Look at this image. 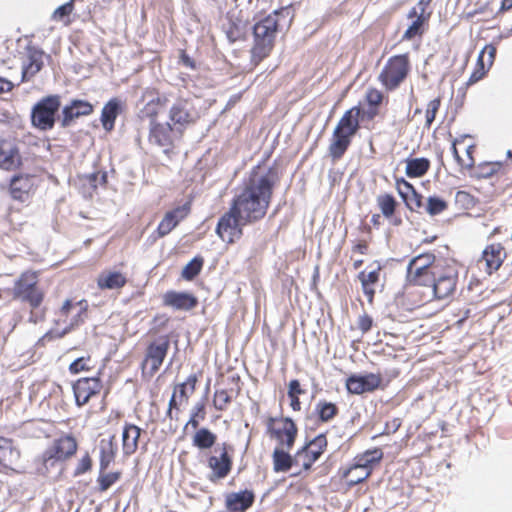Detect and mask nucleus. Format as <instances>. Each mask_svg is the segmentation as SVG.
I'll return each mask as SVG.
<instances>
[{"label":"nucleus","mask_w":512,"mask_h":512,"mask_svg":"<svg viewBox=\"0 0 512 512\" xmlns=\"http://www.w3.org/2000/svg\"><path fill=\"white\" fill-rule=\"evenodd\" d=\"M277 181L273 169L253 168L242 188L233 199V211L250 223L262 219L269 207L272 190Z\"/></svg>","instance_id":"f257e3e1"},{"label":"nucleus","mask_w":512,"mask_h":512,"mask_svg":"<svg viewBox=\"0 0 512 512\" xmlns=\"http://www.w3.org/2000/svg\"><path fill=\"white\" fill-rule=\"evenodd\" d=\"M360 113L358 107L351 108L345 112L334 128L328 149L333 161L339 160L350 146L352 137L359 129Z\"/></svg>","instance_id":"f03ea898"},{"label":"nucleus","mask_w":512,"mask_h":512,"mask_svg":"<svg viewBox=\"0 0 512 512\" xmlns=\"http://www.w3.org/2000/svg\"><path fill=\"white\" fill-rule=\"evenodd\" d=\"M278 28V13L270 14L254 25L252 61L258 64L271 52Z\"/></svg>","instance_id":"7ed1b4c3"},{"label":"nucleus","mask_w":512,"mask_h":512,"mask_svg":"<svg viewBox=\"0 0 512 512\" xmlns=\"http://www.w3.org/2000/svg\"><path fill=\"white\" fill-rule=\"evenodd\" d=\"M77 450L76 439L71 435H65L53 442L40 457L41 466L37 468L40 474H46L50 467L58 461L65 460L75 454Z\"/></svg>","instance_id":"20e7f679"},{"label":"nucleus","mask_w":512,"mask_h":512,"mask_svg":"<svg viewBox=\"0 0 512 512\" xmlns=\"http://www.w3.org/2000/svg\"><path fill=\"white\" fill-rule=\"evenodd\" d=\"M36 272L26 271L15 281L12 293L13 298L27 302L32 308H37L43 301L44 293L38 287Z\"/></svg>","instance_id":"39448f33"},{"label":"nucleus","mask_w":512,"mask_h":512,"mask_svg":"<svg viewBox=\"0 0 512 512\" xmlns=\"http://www.w3.org/2000/svg\"><path fill=\"white\" fill-rule=\"evenodd\" d=\"M409 69L408 56L396 55L387 61L378 79L387 90H395L405 80Z\"/></svg>","instance_id":"423d86ee"},{"label":"nucleus","mask_w":512,"mask_h":512,"mask_svg":"<svg viewBox=\"0 0 512 512\" xmlns=\"http://www.w3.org/2000/svg\"><path fill=\"white\" fill-rule=\"evenodd\" d=\"M61 105L58 95H50L37 102L31 113L32 124L40 130L47 131L54 127L55 114Z\"/></svg>","instance_id":"0eeeda50"},{"label":"nucleus","mask_w":512,"mask_h":512,"mask_svg":"<svg viewBox=\"0 0 512 512\" xmlns=\"http://www.w3.org/2000/svg\"><path fill=\"white\" fill-rule=\"evenodd\" d=\"M169 347L170 340L168 336H161L148 345L145 358L141 364L143 375L151 378L156 374L167 355Z\"/></svg>","instance_id":"6e6552de"},{"label":"nucleus","mask_w":512,"mask_h":512,"mask_svg":"<svg viewBox=\"0 0 512 512\" xmlns=\"http://www.w3.org/2000/svg\"><path fill=\"white\" fill-rule=\"evenodd\" d=\"M249 223V221L241 219L231 206L230 210L219 219L216 232L223 241L233 243L241 237L242 227Z\"/></svg>","instance_id":"1a4fd4ad"},{"label":"nucleus","mask_w":512,"mask_h":512,"mask_svg":"<svg viewBox=\"0 0 512 512\" xmlns=\"http://www.w3.org/2000/svg\"><path fill=\"white\" fill-rule=\"evenodd\" d=\"M268 431L274 437L280 447L291 450L295 443L298 429L290 418L274 419L270 418L268 422Z\"/></svg>","instance_id":"9d476101"},{"label":"nucleus","mask_w":512,"mask_h":512,"mask_svg":"<svg viewBox=\"0 0 512 512\" xmlns=\"http://www.w3.org/2000/svg\"><path fill=\"white\" fill-rule=\"evenodd\" d=\"M326 446V437L323 434L318 435L294 455L295 466H300L303 470L308 471L322 455Z\"/></svg>","instance_id":"9b49d317"},{"label":"nucleus","mask_w":512,"mask_h":512,"mask_svg":"<svg viewBox=\"0 0 512 512\" xmlns=\"http://www.w3.org/2000/svg\"><path fill=\"white\" fill-rule=\"evenodd\" d=\"M152 103L147 104V113L152 116L150 120L149 142L158 147L163 148L165 153L168 152L173 143L172 127L169 123H157L153 116L156 114L151 107Z\"/></svg>","instance_id":"f8f14e48"},{"label":"nucleus","mask_w":512,"mask_h":512,"mask_svg":"<svg viewBox=\"0 0 512 512\" xmlns=\"http://www.w3.org/2000/svg\"><path fill=\"white\" fill-rule=\"evenodd\" d=\"M198 118L199 114L189 99L176 100L169 111V119L178 126L177 129L194 123Z\"/></svg>","instance_id":"ddd939ff"},{"label":"nucleus","mask_w":512,"mask_h":512,"mask_svg":"<svg viewBox=\"0 0 512 512\" xmlns=\"http://www.w3.org/2000/svg\"><path fill=\"white\" fill-rule=\"evenodd\" d=\"M456 282L457 275L453 269L440 268L429 297L437 300H445L449 298L455 291Z\"/></svg>","instance_id":"4468645a"},{"label":"nucleus","mask_w":512,"mask_h":512,"mask_svg":"<svg viewBox=\"0 0 512 512\" xmlns=\"http://www.w3.org/2000/svg\"><path fill=\"white\" fill-rule=\"evenodd\" d=\"M496 51L494 44L484 46L478 55L476 67L466 83L467 86L474 85L484 78L495 61Z\"/></svg>","instance_id":"2eb2a0df"},{"label":"nucleus","mask_w":512,"mask_h":512,"mask_svg":"<svg viewBox=\"0 0 512 512\" xmlns=\"http://www.w3.org/2000/svg\"><path fill=\"white\" fill-rule=\"evenodd\" d=\"M102 384L98 377L81 378L73 385L75 400L78 406L86 404L89 399L98 394Z\"/></svg>","instance_id":"dca6fc26"},{"label":"nucleus","mask_w":512,"mask_h":512,"mask_svg":"<svg viewBox=\"0 0 512 512\" xmlns=\"http://www.w3.org/2000/svg\"><path fill=\"white\" fill-rule=\"evenodd\" d=\"M381 384V376L377 374H366L363 376L353 375L346 381L347 390L352 394H363L372 392Z\"/></svg>","instance_id":"f3484780"},{"label":"nucleus","mask_w":512,"mask_h":512,"mask_svg":"<svg viewBox=\"0 0 512 512\" xmlns=\"http://www.w3.org/2000/svg\"><path fill=\"white\" fill-rule=\"evenodd\" d=\"M21 164L22 158L17 144L8 139L0 140V168L14 170Z\"/></svg>","instance_id":"a211bd4d"},{"label":"nucleus","mask_w":512,"mask_h":512,"mask_svg":"<svg viewBox=\"0 0 512 512\" xmlns=\"http://www.w3.org/2000/svg\"><path fill=\"white\" fill-rule=\"evenodd\" d=\"M189 211L190 207L188 203L168 211L157 227L158 236L164 237L168 235L179 224V222L187 217Z\"/></svg>","instance_id":"6ab92c4d"},{"label":"nucleus","mask_w":512,"mask_h":512,"mask_svg":"<svg viewBox=\"0 0 512 512\" xmlns=\"http://www.w3.org/2000/svg\"><path fill=\"white\" fill-rule=\"evenodd\" d=\"M44 52L36 47L27 46L26 57L22 65V78L30 80L43 67Z\"/></svg>","instance_id":"aec40b11"},{"label":"nucleus","mask_w":512,"mask_h":512,"mask_svg":"<svg viewBox=\"0 0 512 512\" xmlns=\"http://www.w3.org/2000/svg\"><path fill=\"white\" fill-rule=\"evenodd\" d=\"M163 303L175 310L189 311L198 304V299L188 292L168 291L163 296Z\"/></svg>","instance_id":"412c9836"},{"label":"nucleus","mask_w":512,"mask_h":512,"mask_svg":"<svg viewBox=\"0 0 512 512\" xmlns=\"http://www.w3.org/2000/svg\"><path fill=\"white\" fill-rule=\"evenodd\" d=\"M208 467L212 470V475L210 476L212 481L225 478L229 474L232 460L226 450V444H223L219 456L214 455L208 458Z\"/></svg>","instance_id":"4be33fe9"},{"label":"nucleus","mask_w":512,"mask_h":512,"mask_svg":"<svg viewBox=\"0 0 512 512\" xmlns=\"http://www.w3.org/2000/svg\"><path fill=\"white\" fill-rule=\"evenodd\" d=\"M383 457L381 449L367 450L363 454L355 458V465L352 467V471L361 470L363 476H360L355 480L356 483L366 479L371 474V466L378 463Z\"/></svg>","instance_id":"5701e85b"},{"label":"nucleus","mask_w":512,"mask_h":512,"mask_svg":"<svg viewBox=\"0 0 512 512\" xmlns=\"http://www.w3.org/2000/svg\"><path fill=\"white\" fill-rule=\"evenodd\" d=\"M34 177L29 175L14 176L10 183V194L13 199L25 202L33 190Z\"/></svg>","instance_id":"b1692460"},{"label":"nucleus","mask_w":512,"mask_h":512,"mask_svg":"<svg viewBox=\"0 0 512 512\" xmlns=\"http://www.w3.org/2000/svg\"><path fill=\"white\" fill-rule=\"evenodd\" d=\"M93 106L85 100H73L70 105L63 108L62 127H68L70 123L80 117L91 114Z\"/></svg>","instance_id":"393cba45"},{"label":"nucleus","mask_w":512,"mask_h":512,"mask_svg":"<svg viewBox=\"0 0 512 512\" xmlns=\"http://www.w3.org/2000/svg\"><path fill=\"white\" fill-rule=\"evenodd\" d=\"M482 258L486 263L488 273L491 274L501 267L506 258V252L500 243H492L484 249Z\"/></svg>","instance_id":"a878e982"},{"label":"nucleus","mask_w":512,"mask_h":512,"mask_svg":"<svg viewBox=\"0 0 512 512\" xmlns=\"http://www.w3.org/2000/svg\"><path fill=\"white\" fill-rule=\"evenodd\" d=\"M71 310H77V311L73 315L70 323L67 326H65V328L61 332L55 331V333L58 337L64 336L65 334L70 332L75 326H78L79 324L83 323V321H84L83 316L86 312V305L83 306L82 302L72 304V302L70 300H66L61 307V314L63 316H68V314Z\"/></svg>","instance_id":"bb28decb"},{"label":"nucleus","mask_w":512,"mask_h":512,"mask_svg":"<svg viewBox=\"0 0 512 512\" xmlns=\"http://www.w3.org/2000/svg\"><path fill=\"white\" fill-rule=\"evenodd\" d=\"M372 270L369 272L361 271L358 279L361 282L362 289L369 302H372L375 295V286L379 282L381 266L378 263L371 265Z\"/></svg>","instance_id":"cd10ccee"},{"label":"nucleus","mask_w":512,"mask_h":512,"mask_svg":"<svg viewBox=\"0 0 512 512\" xmlns=\"http://www.w3.org/2000/svg\"><path fill=\"white\" fill-rule=\"evenodd\" d=\"M254 501V494L244 490L238 493H231L226 498V506L230 511L243 512L248 509Z\"/></svg>","instance_id":"c85d7f7f"},{"label":"nucleus","mask_w":512,"mask_h":512,"mask_svg":"<svg viewBox=\"0 0 512 512\" xmlns=\"http://www.w3.org/2000/svg\"><path fill=\"white\" fill-rule=\"evenodd\" d=\"M20 458L19 450L14 447L11 439L0 437V464L4 467H10Z\"/></svg>","instance_id":"c756f323"},{"label":"nucleus","mask_w":512,"mask_h":512,"mask_svg":"<svg viewBox=\"0 0 512 512\" xmlns=\"http://www.w3.org/2000/svg\"><path fill=\"white\" fill-rule=\"evenodd\" d=\"M141 429L136 425H126L122 433L123 451L126 455L133 454L138 447Z\"/></svg>","instance_id":"7c9ffc66"},{"label":"nucleus","mask_w":512,"mask_h":512,"mask_svg":"<svg viewBox=\"0 0 512 512\" xmlns=\"http://www.w3.org/2000/svg\"><path fill=\"white\" fill-rule=\"evenodd\" d=\"M272 459L275 472H287L290 468L296 467L294 456L292 457L286 448L276 447Z\"/></svg>","instance_id":"2f4dec72"},{"label":"nucleus","mask_w":512,"mask_h":512,"mask_svg":"<svg viewBox=\"0 0 512 512\" xmlns=\"http://www.w3.org/2000/svg\"><path fill=\"white\" fill-rule=\"evenodd\" d=\"M435 256L432 253H424L414 257L408 264L407 274H415L423 271L432 270L438 265H433Z\"/></svg>","instance_id":"473e14b6"},{"label":"nucleus","mask_w":512,"mask_h":512,"mask_svg":"<svg viewBox=\"0 0 512 512\" xmlns=\"http://www.w3.org/2000/svg\"><path fill=\"white\" fill-rule=\"evenodd\" d=\"M126 278L120 272H102L97 278V285L100 289H118L125 285Z\"/></svg>","instance_id":"72a5a7b5"},{"label":"nucleus","mask_w":512,"mask_h":512,"mask_svg":"<svg viewBox=\"0 0 512 512\" xmlns=\"http://www.w3.org/2000/svg\"><path fill=\"white\" fill-rule=\"evenodd\" d=\"M119 101L111 99L102 109L101 123L106 131H111L114 128L115 120L119 113Z\"/></svg>","instance_id":"f704fd0d"},{"label":"nucleus","mask_w":512,"mask_h":512,"mask_svg":"<svg viewBox=\"0 0 512 512\" xmlns=\"http://www.w3.org/2000/svg\"><path fill=\"white\" fill-rule=\"evenodd\" d=\"M440 268L441 267H435L434 269L432 270H428V271H423V272H420V273H415V274H409L408 275V278L415 284V285H419V286H423V287H426L427 290H428V294L427 296L429 297L430 293H431V289L433 288L434 286V283H435V280H436V277L440 271Z\"/></svg>","instance_id":"c9c22d12"},{"label":"nucleus","mask_w":512,"mask_h":512,"mask_svg":"<svg viewBox=\"0 0 512 512\" xmlns=\"http://www.w3.org/2000/svg\"><path fill=\"white\" fill-rule=\"evenodd\" d=\"M115 457V447L113 445V437L109 440H101L100 442V472H105Z\"/></svg>","instance_id":"e433bc0d"},{"label":"nucleus","mask_w":512,"mask_h":512,"mask_svg":"<svg viewBox=\"0 0 512 512\" xmlns=\"http://www.w3.org/2000/svg\"><path fill=\"white\" fill-rule=\"evenodd\" d=\"M217 440V436L207 428H200L193 436V445L201 450L210 449Z\"/></svg>","instance_id":"4c0bfd02"},{"label":"nucleus","mask_w":512,"mask_h":512,"mask_svg":"<svg viewBox=\"0 0 512 512\" xmlns=\"http://www.w3.org/2000/svg\"><path fill=\"white\" fill-rule=\"evenodd\" d=\"M430 162L426 158H414L407 160L406 175L410 178L423 176L429 169Z\"/></svg>","instance_id":"58836bf2"},{"label":"nucleus","mask_w":512,"mask_h":512,"mask_svg":"<svg viewBox=\"0 0 512 512\" xmlns=\"http://www.w3.org/2000/svg\"><path fill=\"white\" fill-rule=\"evenodd\" d=\"M315 411L322 422H328L336 416L338 408L331 402L319 401L316 404Z\"/></svg>","instance_id":"ea45409f"},{"label":"nucleus","mask_w":512,"mask_h":512,"mask_svg":"<svg viewBox=\"0 0 512 512\" xmlns=\"http://www.w3.org/2000/svg\"><path fill=\"white\" fill-rule=\"evenodd\" d=\"M197 382L196 375H190L184 383L175 387L174 393L179 394L181 400L188 401L189 396L194 392Z\"/></svg>","instance_id":"a19ab883"},{"label":"nucleus","mask_w":512,"mask_h":512,"mask_svg":"<svg viewBox=\"0 0 512 512\" xmlns=\"http://www.w3.org/2000/svg\"><path fill=\"white\" fill-rule=\"evenodd\" d=\"M377 203L385 217L389 218L394 214L396 201L393 196L389 194L379 195L377 197Z\"/></svg>","instance_id":"79ce46f5"},{"label":"nucleus","mask_w":512,"mask_h":512,"mask_svg":"<svg viewBox=\"0 0 512 512\" xmlns=\"http://www.w3.org/2000/svg\"><path fill=\"white\" fill-rule=\"evenodd\" d=\"M121 477V472L104 473L99 472L97 483L99 484V491H107L114 483H116Z\"/></svg>","instance_id":"37998d69"},{"label":"nucleus","mask_w":512,"mask_h":512,"mask_svg":"<svg viewBox=\"0 0 512 512\" xmlns=\"http://www.w3.org/2000/svg\"><path fill=\"white\" fill-rule=\"evenodd\" d=\"M203 265V259L195 257L193 258L182 270V277L186 280H192L196 275L199 274Z\"/></svg>","instance_id":"c03bdc74"},{"label":"nucleus","mask_w":512,"mask_h":512,"mask_svg":"<svg viewBox=\"0 0 512 512\" xmlns=\"http://www.w3.org/2000/svg\"><path fill=\"white\" fill-rule=\"evenodd\" d=\"M94 368V363L90 356L87 357H80L74 360L70 366L69 371L72 374H78L82 371H88L90 369Z\"/></svg>","instance_id":"a18cd8bd"},{"label":"nucleus","mask_w":512,"mask_h":512,"mask_svg":"<svg viewBox=\"0 0 512 512\" xmlns=\"http://www.w3.org/2000/svg\"><path fill=\"white\" fill-rule=\"evenodd\" d=\"M205 405L203 402L197 403L191 412V417L189 421L186 423L185 428L188 426H191L193 429L198 428L199 426V420H203L205 418Z\"/></svg>","instance_id":"49530a36"},{"label":"nucleus","mask_w":512,"mask_h":512,"mask_svg":"<svg viewBox=\"0 0 512 512\" xmlns=\"http://www.w3.org/2000/svg\"><path fill=\"white\" fill-rule=\"evenodd\" d=\"M397 190L400 196L403 198L407 206H412V203L409 202L410 196L415 198V189L414 187L405 181L404 179L397 180Z\"/></svg>","instance_id":"de8ad7c7"},{"label":"nucleus","mask_w":512,"mask_h":512,"mask_svg":"<svg viewBox=\"0 0 512 512\" xmlns=\"http://www.w3.org/2000/svg\"><path fill=\"white\" fill-rule=\"evenodd\" d=\"M498 169V163H482L474 169L473 175L478 178H488L492 176Z\"/></svg>","instance_id":"09e8293b"},{"label":"nucleus","mask_w":512,"mask_h":512,"mask_svg":"<svg viewBox=\"0 0 512 512\" xmlns=\"http://www.w3.org/2000/svg\"><path fill=\"white\" fill-rule=\"evenodd\" d=\"M447 208V203L438 197H429L426 210L430 215H437Z\"/></svg>","instance_id":"8fccbe9b"},{"label":"nucleus","mask_w":512,"mask_h":512,"mask_svg":"<svg viewBox=\"0 0 512 512\" xmlns=\"http://www.w3.org/2000/svg\"><path fill=\"white\" fill-rule=\"evenodd\" d=\"M74 1L70 0L67 3L59 6L52 14V19L55 21H62L68 17L74 9Z\"/></svg>","instance_id":"3c124183"},{"label":"nucleus","mask_w":512,"mask_h":512,"mask_svg":"<svg viewBox=\"0 0 512 512\" xmlns=\"http://www.w3.org/2000/svg\"><path fill=\"white\" fill-rule=\"evenodd\" d=\"M231 401V398L226 390H217L214 394L213 405L214 407L222 411L226 408L227 404Z\"/></svg>","instance_id":"603ef678"},{"label":"nucleus","mask_w":512,"mask_h":512,"mask_svg":"<svg viewBox=\"0 0 512 512\" xmlns=\"http://www.w3.org/2000/svg\"><path fill=\"white\" fill-rule=\"evenodd\" d=\"M440 103H441L440 98H436V99L431 100L427 104L426 115H425L427 127H430L431 124L433 123V121L435 120L436 114L440 107Z\"/></svg>","instance_id":"864d4df0"},{"label":"nucleus","mask_w":512,"mask_h":512,"mask_svg":"<svg viewBox=\"0 0 512 512\" xmlns=\"http://www.w3.org/2000/svg\"><path fill=\"white\" fill-rule=\"evenodd\" d=\"M423 24L422 15L418 16L416 20L412 22V24L407 28L403 35V39L410 40L414 38L416 35L420 34V29Z\"/></svg>","instance_id":"5fc2aeb1"},{"label":"nucleus","mask_w":512,"mask_h":512,"mask_svg":"<svg viewBox=\"0 0 512 512\" xmlns=\"http://www.w3.org/2000/svg\"><path fill=\"white\" fill-rule=\"evenodd\" d=\"M92 467V460L88 454L84 455L80 460L79 463L74 471L75 476L82 475L89 471Z\"/></svg>","instance_id":"6e6d98bb"},{"label":"nucleus","mask_w":512,"mask_h":512,"mask_svg":"<svg viewBox=\"0 0 512 512\" xmlns=\"http://www.w3.org/2000/svg\"><path fill=\"white\" fill-rule=\"evenodd\" d=\"M366 99L369 105L378 106L382 102L383 95L377 89H369L366 94Z\"/></svg>","instance_id":"4d7b16f0"},{"label":"nucleus","mask_w":512,"mask_h":512,"mask_svg":"<svg viewBox=\"0 0 512 512\" xmlns=\"http://www.w3.org/2000/svg\"><path fill=\"white\" fill-rule=\"evenodd\" d=\"M358 326L363 333L369 331L372 327V318L367 314L361 315L358 319Z\"/></svg>","instance_id":"13d9d810"},{"label":"nucleus","mask_w":512,"mask_h":512,"mask_svg":"<svg viewBox=\"0 0 512 512\" xmlns=\"http://www.w3.org/2000/svg\"><path fill=\"white\" fill-rule=\"evenodd\" d=\"M303 393H304V391L301 389L300 383L298 380L294 379L289 382V386H288V396L289 397L299 396Z\"/></svg>","instance_id":"bf43d9fd"},{"label":"nucleus","mask_w":512,"mask_h":512,"mask_svg":"<svg viewBox=\"0 0 512 512\" xmlns=\"http://www.w3.org/2000/svg\"><path fill=\"white\" fill-rule=\"evenodd\" d=\"M473 149H474V146H472V145L467 147L466 152H467L468 159H467V161H464V163L462 164V167H465V168L473 167L474 159H473V157L471 155Z\"/></svg>","instance_id":"052dcab7"},{"label":"nucleus","mask_w":512,"mask_h":512,"mask_svg":"<svg viewBox=\"0 0 512 512\" xmlns=\"http://www.w3.org/2000/svg\"><path fill=\"white\" fill-rule=\"evenodd\" d=\"M12 87L13 84L10 81L0 77V94L10 91Z\"/></svg>","instance_id":"680f3d73"},{"label":"nucleus","mask_w":512,"mask_h":512,"mask_svg":"<svg viewBox=\"0 0 512 512\" xmlns=\"http://www.w3.org/2000/svg\"><path fill=\"white\" fill-rule=\"evenodd\" d=\"M409 202L412 203V206H408L410 209L420 208L421 196L415 192V198L413 196H410Z\"/></svg>","instance_id":"e2e57ef3"},{"label":"nucleus","mask_w":512,"mask_h":512,"mask_svg":"<svg viewBox=\"0 0 512 512\" xmlns=\"http://www.w3.org/2000/svg\"><path fill=\"white\" fill-rule=\"evenodd\" d=\"M401 423L399 419H393L391 423L386 425L387 433L395 432L400 427Z\"/></svg>","instance_id":"0e129e2a"},{"label":"nucleus","mask_w":512,"mask_h":512,"mask_svg":"<svg viewBox=\"0 0 512 512\" xmlns=\"http://www.w3.org/2000/svg\"><path fill=\"white\" fill-rule=\"evenodd\" d=\"M181 62L184 66L189 67L191 69L195 68L194 61L186 54H182L181 56Z\"/></svg>","instance_id":"69168bd1"},{"label":"nucleus","mask_w":512,"mask_h":512,"mask_svg":"<svg viewBox=\"0 0 512 512\" xmlns=\"http://www.w3.org/2000/svg\"><path fill=\"white\" fill-rule=\"evenodd\" d=\"M456 144H457V140H455L453 142L452 153H453L455 160L458 162V164H460L462 166V164L464 163V160H462L461 157L459 156L458 150L456 148Z\"/></svg>","instance_id":"338daca9"},{"label":"nucleus","mask_w":512,"mask_h":512,"mask_svg":"<svg viewBox=\"0 0 512 512\" xmlns=\"http://www.w3.org/2000/svg\"><path fill=\"white\" fill-rule=\"evenodd\" d=\"M291 399V407L293 410L298 411L300 410V400L299 396H293L289 397Z\"/></svg>","instance_id":"774afa93"}]
</instances>
